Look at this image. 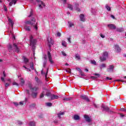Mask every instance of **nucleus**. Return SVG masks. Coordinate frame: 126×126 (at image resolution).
I'll return each mask as SVG.
<instances>
[{
	"instance_id": "nucleus-47",
	"label": "nucleus",
	"mask_w": 126,
	"mask_h": 126,
	"mask_svg": "<svg viewBox=\"0 0 126 126\" xmlns=\"http://www.w3.org/2000/svg\"><path fill=\"white\" fill-rule=\"evenodd\" d=\"M62 55H63V56H64V57H66V54L65 53H64V52L62 51Z\"/></svg>"
},
{
	"instance_id": "nucleus-46",
	"label": "nucleus",
	"mask_w": 126,
	"mask_h": 126,
	"mask_svg": "<svg viewBox=\"0 0 126 126\" xmlns=\"http://www.w3.org/2000/svg\"><path fill=\"white\" fill-rule=\"evenodd\" d=\"M120 111H121V112H126V108H121L120 109Z\"/></svg>"
},
{
	"instance_id": "nucleus-38",
	"label": "nucleus",
	"mask_w": 126,
	"mask_h": 126,
	"mask_svg": "<svg viewBox=\"0 0 126 126\" xmlns=\"http://www.w3.org/2000/svg\"><path fill=\"white\" fill-rule=\"evenodd\" d=\"M46 96L51 97L52 94H51V93L46 92Z\"/></svg>"
},
{
	"instance_id": "nucleus-45",
	"label": "nucleus",
	"mask_w": 126,
	"mask_h": 126,
	"mask_svg": "<svg viewBox=\"0 0 126 126\" xmlns=\"http://www.w3.org/2000/svg\"><path fill=\"white\" fill-rule=\"evenodd\" d=\"M66 71L67 72H69V73H70V72H71V70H70V69L68 68V69L66 70Z\"/></svg>"
},
{
	"instance_id": "nucleus-53",
	"label": "nucleus",
	"mask_w": 126,
	"mask_h": 126,
	"mask_svg": "<svg viewBox=\"0 0 126 126\" xmlns=\"http://www.w3.org/2000/svg\"><path fill=\"white\" fill-rule=\"evenodd\" d=\"M32 15H33V12H32V11H31V12L30 13V15L29 16V17H31V16H32Z\"/></svg>"
},
{
	"instance_id": "nucleus-21",
	"label": "nucleus",
	"mask_w": 126,
	"mask_h": 126,
	"mask_svg": "<svg viewBox=\"0 0 126 126\" xmlns=\"http://www.w3.org/2000/svg\"><path fill=\"white\" fill-rule=\"evenodd\" d=\"M116 31H117V32H124V31H125V29L123 28H117Z\"/></svg>"
},
{
	"instance_id": "nucleus-43",
	"label": "nucleus",
	"mask_w": 126,
	"mask_h": 126,
	"mask_svg": "<svg viewBox=\"0 0 126 126\" xmlns=\"http://www.w3.org/2000/svg\"><path fill=\"white\" fill-rule=\"evenodd\" d=\"M23 67L26 68V69H27V71H31V69L26 67L25 66H23Z\"/></svg>"
},
{
	"instance_id": "nucleus-32",
	"label": "nucleus",
	"mask_w": 126,
	"mask_h": 126,
	"mask_svg": "<svg viewBox=\"0 0 126 126\" xmlns=\"http://www.w3.org/2000/svg\"><path fill=\"white\" fill-rule=\"evenodd\" d=\"M72 99L71 97H66L63 99L64 101H69Z\"/></svg>"
},
{
	"instance_id": "nucleus-16",
	"label": "nucleus",
	"mask_w": 126,
	"mask_h": 126,
	"mask_svg": "<svg viewBox=\"0 0 126 126\" xmlns=\"http://www.w3.org/2000/svg\"><path fill=\"white\" fill-rule=\"evenodd\" d=\"M51 100H55L56 99H59V96L57 95L52 94L51 97Z\"/></svg>"
},
{
	"instance_id": "nucleus-10",
	"label": "nucleus",
	"mask_w": 126,
	"mask_h": 126,
	"mask_svg": "<svg viewBox=\"0 0 126 126\" xmlns=\"http://www.w3.org/2000/svg\"><path fill=\"white\" fill-rule=\"evenodd\" d=\"M115 51H116V53H121V51H122V49L120 47V46L118 45H115Z\"/></svg>"
},
{
	"instance_id": "nucleus-15",
	"label": "nucleus",
	"mask_w": 126,
	"mask_h": 126,
	"mask_svg": "<svg viewBox=\"0 0 126 126\" xmlns=\"http://www.w3.org/2000/svg\"><path fill=\"white\" fill-rule=\"evenodd\" d=\"M80 19L81 21H83L84 22L85 21V17H84V15L83 14H81L80 15Z\"/></svg>"
},
{
	"instance_id": "nucleus-22",
	"label": "nucleus",
	"mask_w": 126,
	"mask_h": 126,
	"mask_svg": "<svg viewBox=\"0 0 126 126\" xmlns=\"http://www.w3.org/2000/svg\"><path fill=\"white\" fill-rule=\"evenodd\" d=\"M63 115H64V112H60L59 113H58V117L59 118V119H61V116H63Z\"/></svg>"
},
{
	"instance_id": "nucleus-62",
	"label": "nucleus",
	"mask_w": 126,
	"mask_h": 126,
	"mask_svg": "<svg viewBox=\"0 0 126 126\" xmlns=\"http://www.w3.org/2000/svg\"><path fill=\"white\" fill-rule=\"evenodd\" d=\"M111 17H112V18H113V19H115V16L113 15H111Z\"/></svg>"
},
{
	"instance_id": "nucleus-23",
	"label": "nucleus",
	"mask_w": 126,
	"mask_h": 126,
	"mask_svg": "<svg viewBox=\"0 0 126 126\" xmlns=\"http://www.w3.org/2000/svg\"><path fill=\"white\" fill-rule=\"evenodd\" d=\"M75 59H76V60H79L81 59V58L80 57V55H79V54H76L75 55Z\"/></svg>"
},
{
	"instance_id": "nucleus-5",
	"label": "nucleus",
	"mask_w": 126,
	"mask_h": 126,
	"mask_svg": "<svg viewBox=\"0 0 126 126\" xmlns=\"http://www.w3.org/2000/svg\"><path fill=\"white\" fill-rule=\"evenodd\" d=\"M101 108L103 109V111H106L109 113H113V111H111L108 106H105L104 104H102Z\"/></svg>"
},
{
	"instance_id": "nucleus-25",
	"label": "nucleus",
	"mask_w": 126,
	"mask_h": 126,
	"mask_svg": "<svg viewBox=\"0 0 126 126\" xmlns=\"http://www.w3.org/2000/svg\"><path fill=\"white\" fill-rule=\"evenodd\" d=\"M75 6L76 10H77V11L80 12L81 10H80V8H78V6H79L78 4L75 3Z\"/></svg>"
},
{
	"instance_id": "nucleus-24",
	"label": "nucleus",
	"mask_w": 126,
	"mask_h": 126,
	"mask_svg": "<svg viewBox=\"0 0 126 126\" xmlns=\"http://www.w3.org/2000/svg\"><path fill=\"white\" fill-rule=\"evenodd\" d=\"M8 20L9 25H11V27H13V22H12V20L9 18L8 19Z\"/></svg>"
},
{
	"instance_id": "nucleus-35",
	"label": "nucleus",
	"mask_w": 126,
	"mask_h": 126,
	"mask_svg": "<svg viewBox=\"0 0 126 126\" xmlns=\"http://www.w3.org/2000/svg\"><path fill=\"white\" fill-rule=\"evenodd\" d=\"M62 45L64 46V47H66V42L65 41L63 40L62 41Z\"/></svg>"
},
{
	"instance_id": "nucleus-18",
	"label": "nucleus",
	"mask_w": 126,
	"mask_h": 126,
	"mask_svg": "<svg viewBox=\"0 0 126 126\" xmlns=\"http://www.w3.org/2000/svg\"><path fill=\"white\" fill-rule=\"evenodd\" d=\"M24 28L26 31H31V27L28 26L27 25H26L24 26Z\"/></svg>"
},
{
	"instance_id": "nucleus-13",
	"label": "nucleus",
	"mask_w": 126,
	"mask_h": 126,
	"mask_svg": "<svg viewBox=\"0 0 126 126\" xmlns=\"http://www.w3.org/2000/svg\"><path fill=\"white\" fill-rule=\"evenodd\" d=\"M48 42L49 47H51V45H54V40H53L51 38L48 39Z\"/></svg>"
},
{
	"instance_id": "nucleus-4",
	"label": "nucleus",
	"mask_w": 126,
	"mask_h": 126,
	"mask_svg": "<svg viewBox=\"0 0 126 126\" xmlns=\"http://www.w3.org/2000/svg\"><path fill=\"white\" fill-rule=\"evenodd\" d=\"M36 22V20L35 19V18H32L31 19V21H26L25 22L26 24H31V25H33V24H34V23H35Z\"/></svg>"
},
{
	"instance_id": "nucleus-9",
	"label": "nucleus",
	"mask_w": 126,
	"mask_h": 126,
	"mask_svg": "<svg viewBox=\"0 0 126 126\" xmlns=\"http://www.w3.org/2000/svg\"><path fill=\"white\" fill-rule=\"evenodd\" d=\"M36 1L38 3V6L40 8H42L43 6H45V3L43 2L42 1H40V0H36ZM43 5V6H42Z\"/></svg>"
},
{
	"instance_id": "nucleus-30",
	"label": "nucleus",
	"mask_w": 126,
	"mask_h": 126,
	"mask_svg": "<svg viewBox=\"0 0 126 126\" xmlns=\"http://www.w3.org/2000/svg\"><path fill=\"white\" fill-rule=\"evenodd\" d=\"M91 63L94 64V65H96V61L95 60H91Z\"/></svg>"
},
{
	"instance_id": "nucleus-36",
	"label": "nucleus",
	"mask_w": 126,
	"mask_h": 126,
	"mask_svg": "<svg viewBox=\"0 0 126 126\" xmlns=\"http://www.w3.org/2000/svg\"><path fill=\"white\" fill-rule=\"evenodd\" d=\"M46 106H47L48 107H52V103H51V102H48V103H46Z\"/></svg>"
},
{
	"instance_id": "nucleus-33",
	"label": "nucleus",
	"mask_w": 126,
	"mask_h": 126,
	"mask_svg": "<svg viewBox=\"0 0 126 126\" xmlns=\"http://www.w3.org/2000/svg\"><path fill=\"white\" fill-rule=\"evenodd\" d=\"M8 49L10 51H11V50H12V46H11V44H9L8 46Z\"/></svg>"
},
{
	"instance_id": "nucleus-49",
	"label": "nucleus",
	"mask_w": 126,
	"mask_h": 126,
	"mask_svg": "<svg viewBox=\"0 0 126 126\" xmlns=\"http://www.w3.org/2000/svg\"><path fill=\"white\" fill-rule=\"evenodd\" d=\"M100 36L101 38H105V35L102 34V33L100 34Z\"/></svg>"
},
{
	"instance_id": "nucleus-6",
	"label": "nucleus",
	"mask_w": 126,
	"mask_h": 126,
	"mask_svg": "<svg viewBox=\"0 0 126 126\" xmlns=\"http://www.w3.org/2000/svg\"><path fill=\"white\" fill-rule=\"evenodd\" d=\"M48 61L50 62V63H54V61H53V57H52V55H51V53L50 52H48Z\"/></svg>"
},
{
	"instance_id": "nucleus-50",
	"label": "nucleus",
	"mask_w": 126,
	"mask_h": 126,
	"mask_svg": "<svg viewBox=\"0 0 126 126\" xmlns=\"http://www.w3.org/2000/svg\"><path fill=\"white\" fill-rule=\"evenodd\" d=\"M94 75H95V76H97V77H100V75L99 74L95 73L94 74Z\"/></svg>"
},
{
	"instance_id": "nucleus-61",
	"label": "nucleus",
	"mask_w": 126,
	"mask_h": 126,
	"mask_svg": "<svg viewBox=\"0 0 126 126\" xmlns=\"http://www.w3.org/2000/svg\"><path fill=\"white\" fill-rule=\"evenodd\" d=\"M63 4H65L66 3V0H63Z\"/></svg>"
},
{
	"instance_id": "nucleus-42",
	"label": "nucleus",
	"mask_w": 126,
	"mask_h": 126,
	"mask_svg": "<svg viewBox=\"0 0 126 126\" xmlns=\"http://www.w3.org/2000/svg\"><path fill=\"white\" fill-rule=\"evenodd\" d=\"M35 81L37 83H40V80H39V78L38 77H35Z\"/></svg>"
},
{
	"instance_id": "nucleus-64",
	"label": "nucleus",
	"mask_w": 126,
	"mask_h": 126,
	"mask_svg": "<svg viewBox=\"0 0 126 126\" xmlns=\"http://www.w3.org/2000/svg\"><path fill=\"white\" fill-rule=\"evenodd\" d=\"M77 70H78V71H81V69H80L79 68H76Z\"/></svg>"
},
{
	"instance_id": "nucleus-56",
	"label": "nucleus",
	"mask_w": 126,
	"mask_h": 126,
	"mask_svg": "<svg viewBox=\"0 0 126 126\" xmlns=\"http://www.w3.org/2000/svg\"><path fill=\"white\" fill-rule=\"evenodd\" d=\"M46 63H47V62L44 61V62L43 63V66H44V67H46Z\"/></svg>"
},
{
	"instance_id": "nucleus-52",
	"label": "nucleus",
	"mask_w": 126,
	"mask_h": 126,
	"mask_svg": "<svg viewBox=\"0 0 126 126\" xmlns=\"http://www.w3.org/2000/svg\"><path fill=\"white\" fill-rule=\"evenodd\" d=\"M1 80L3 82H5V81L4 80V78H3V77H1Z\"/></svg>"
},
{
	"instance_id": "nucleus-63",
	"label": "nucleus",
	"mask_w": 126,
	"mask_h": 126,
	"mask_svg": "<svg viewBox=\"0 0 126 126\" xmlns=\"http://www.w3.org/2000/svg\"><path fill=\"white\" fill-rule=\"evenodd\" d=\"M54 123H55V124H58V120H55L54 121Z\"/></svg>"
},
{
	"instance_id": "nucleus-55",
	"label": "nucleus",
	"mask_w": 126,
	"mask_h": 126,
	"mask_svg": "<svg viewBox=\"0 0 126 126\" xmlns=\"http://www.w3.org/2000/svg\"><path fill=\"white\" fill-rule=\"evenodd\" d=\"M57 34V36H58L59 37H61V32H58Z\"/></svg>"
},
{
	"instance_id": "nucleus-59",
	"label": "nucleus",
	"mask_w": 126,
	"mask_h": 126,
	"mask_svg": "<svg viewBox=\"0 0 126 126\" xmlns=\"http://www.w3.org/2000/svg\"><path fill=\"white\" fill-rule=\"evenodd\" d=\"M24 103V101H20L19 104L20 105H21V106H22V105H23V103Z\"/></svg>"
},
{
	"instance_id": "nucleus-20",
	"label": "nucleus",
	"mask_w": 126,
	"mask_h": 126,
	"mask_svg": "<svg viewBox=\"0 0 126 126\" xmlns=\"http://www.w3.org/2000/svg\"><path fill=\"white\" fill-rule=\"evenodd\" d=\"M73 119L75 121H78V120H80V117L77 115H74Z\"/></svg>"
},
{
	"instance_id": "nucleus-37",
	"label": "nucleus",
	"mask_w": 126,
	"mask_h": 126,
	"mask_svg": "<svg viewBox=\"0 0 126 126\" xmlns=\"http://www.w3.org/2000/svg\"><path fill=\"white\" fill-rule=\"evenodd\" d=\"M12 85H16V86H19V84L17 83L16 82H13Z\"/></svg>"
},
{
	"instance_id": "nucleus-48",
	"label": "nucleus",
	"mask_w": 126,
	"mask_h": 126,
	"mask_svg": "<svg viewBox=\"0 0 126 126\" xmlns=\"http://www.w3.org/2000/svg\"><path fill=\"white\" fill-rule=\"evenodd\" d=\"M18 125H22V122L18 121H17Z\"/></svg>"
},
{
	"instance_id": "nucleus-29",
	"label": "nucleus",
	"mask_w": 126,
	"mask_h": 126,
	"mask_svg": "<svg viewBox=\"0 0 126 126\" xmlns=\"http://www.w3.org/2000/svg\"><path fill=\"white\" fill-rule=\"evenodd\" d=\"M29 125L30 126H35V123L34 122H30Z\"/></svg>"
},
{
	"instance_id": "nucleus-58",
	"label": "nucleus",
	"mask_w": 126,
	"mask_h": 126,
	"mask_svg": "<svg viewBox=\"0 0 126 126\" xmlns=\"http://www.w3.org/2000/svg\"><path fill=\"white\" fill-rule=\"evenodd\" d=\"M107 80H112V78H110L109 77H106Z\"/></svg>"
},
{
	"instance_id": "nucleus-17",
	"label": "nucleus",
	"mask_w": 126,
	"mask_h": 126,
	"mask_svg": "<svg viewBox=\"0 0 126 126\" xmlns=\"http://www.w3.org/2000/svg\"><path fill=\"white\" fill-rule=\"evenodd\" d=\"M20 85L21 86H23V85H24V84H25V81L24 80V79H23V78H21L20 79Z\"/></svg>"
},
{
	"instance_id": "nucleus-51",
	"label": "nucleus",
	"mask_w": 126,
	"mask_h": 126,
	"mask_svg": "<svg viewBox=\"0 0 126 126\" xmlns=\"http://www.w3.org/2000/svg\"><path fill=\"white\" fill-rule=\"evenodd\" d=\"M91 78H92V79H96L97 77H96V76H91Z\"/></svg>"
},
{
	"instance_id": "nucleus-14",
	"label": "nucleus",
	"mask_w": 126,
	"mask_h": 126,
	"mask_svg": "<svg viewBox=\"0 0 126 126\" xmlns=\"http://www.w3.org/2000/svg\"><path fill=\"white\" fill-rule=\"evenodd\" d=\"M84 118H85L86 121L88 122V123H90V122H91V119H90V117H89V116L87 115H85L84 116Z\"/></svg>"
},
{
	"instance_id": "nucleus-12",
	"label": "nucleus",
	"mask_w": 126,
	"mask_h": 126,
	"mask_svg": "<svg viewBox=\"0 0 126 126\" xmlns=\"http://www.w3.org/2000/svg\"><path fill=\"white\" fill-rule=\"evenodd\" d=\"M108 27L109 28V29H111L112 30H115L117 28L116 26L113 24H109L107 25Z\"/></svg>"
},
{
	"instance_id": "nucleus-57",
	"label": "nucleus",
	"mask_w": 126,
	"mask_h": 126,
	"mask_svg": "<svg viewBox=\"0 0 126 126\" xmlns=\"http://www.w3.org/2000/svg\"><path fill=\"white\" fill-rule=\"evenodd\" d=\"M120 117L121 118H124V117H125V115H124V114H123L122 113H120Z\"/></svg>"
},
{
	"instance_id": "nucleus-27",
	"label": "nucleus",
	"mask_w": 126,
	"mask_h": 126,
	"mask_svg": "<svg viewBox=\"0 0 126 126\" xmlns=\"http://www.w3.org/2000/svg\"><path fill=\"white\" fill-rule=\"evenodd\" d=\"M30 66L32 69H34V64H33V62H32L30 63Z\"/></svg>"
},
{
	"instance_id": "nucleus-44",
	"label": "nucleus",
	"mask_w": 126,
	"mask_h": 126,
	"mask_svg": "<svg viewBox=\"0 0 126 126\" xmlns=\"http://www.w3.org/2000/svg\"><path fill=\"white\" fill-rule=\"evenodd\" d=\"M44 91L41 93V94H40V98H43L44 97Z\"/></svg>"
},
{
	"instance_id": "nucleus-41",
	"label": "nucleus",
	"mask_w": 126,
	"mask_h": 126,
	"mask_svg": "<svg viewBox=\"0 0 126 126\" xmlns=\"http://www.w3.org/2000/svg\"><path fill=\"white\" fill-rule=\"evenodd\" d=\"M43 59L44 60V62H48V60H47V55H44Z\"/></svg>"
},
{
	"instance_id": "nucleus-54",
	"label": "nucleus",
	"mask_w": 126,
	"mask_h": 126,
	"mask_svg": "<svg viewBox=\"0 0 126 126\" xmlns=\"http://www.w3.org/2000/svg\"><path fill=\"white\" fill-rule=\"evenodd\" d=\"M9 84H8V83H6L5 84V87H8V86H9Z\"/></svg>"
},
{
	"instance_id": "nucleus-31",
	"label": "nucleus",
	"mask_w": 126,
	"mask_h": 126,
	"mask_svg": "<svg viewBox=\"0 0 126 126\" xmlns=\"http://www.w3.org/2000/svg\"><path fill=\"white\" fill-rule=\"evenodd\" d=\"M105 7L107 9V10H108V11H111V7L108 5H106Z\"/></svg>"
},
{
	"instance_id": "nucleus-26",
	"label": "nucleus",
	"mask_w": 126,
	"mask_h": 126,
	"mask_svg": "<svg viewBox=\"0 0 126 126\" xmlns=\"http://www.w3.org/2000/svg\"><path fill=\"white\" fill-rule=\"evenodd\" d=\"M23 59L25 63H28V62H29V60H28V59H27L26 57H23Z\"/></svg>"
},
{
	"instance_id": "nucleus-3",
	"label": "nucleus",
	"mask_w": 126,
	"mask_h": 126,
	"mask_svg": "<svg viewBox=\"0 0 126 126\" xmlns=\"http://www.w3.org/2000/svg\"><path fill=\"white\" fill-rule=\"evenodd\" d=\"M109 56V54H108V52H104L102 53V57H100L99 58L101 62H104V61H106L107 60V57Z\"/></svg>"
},
{
	"instance_id": "nucleus-7",
	"label": "nucleus",
	"mask_w": 126,
	"mask_h": 126,
	"mask_svg": "<svg viewBox=\"0 0 126 126\" xmlns=\"http://www.w3.org/2000/svg\"><path fill=\"white\" fill-rule=\"evenodd\" d=\"M13 48L14 49L16 53H19L20 49L19 48H18V45L17 44L13 43Z\"/></svg>"
},
{
	"instance_id": "nucleus-34",
	"label": "nucleus",
	"mask_w": 126,
	"mask_h": 126,
	"mask_svg": "<svg viewBox=\"0 0 126 126\" xmlns=\"http://www.w3.org/2000/svg\"><path fill=\"white\" fill-rule=\"evenodd\" d=\"M68 24H69V27H72V26H74V24H73V23H72L70 22H68Z\"/></svg>"
},
{
	"instance_id": "nucleus-11",
	"label": "nucleus",
	"mask_w": 126,
	"mask_h": 126,
	"mask_svg": "<svg viewBox=\"0 0 126 126\" xmlns=\"http://www.w3.org/2000/svg\"><path fill=\"white\" fill-rule=\"evenodd\" d=\"M81 99H83V100H85L87 102H89L90 101L89 98H88V97L85 95H81Z\"/></svg>"
},
{
	"instance_id": "nucleus-28",
	"label": "nucleus",
	"mask_w": 126,
	"mask_h": 126,
	"mask_svg": "<svg viewBox=\"0 0 126 126\" xmlns=\"http://www.w3.org/2000/svg\"><path fill=\"white\" fill-rule=\"evenodd\" d=\"M68 8L70 9V10H73V6L70 4H68Z\"/></svg>"
},
{
	"instance_id": "nucleus-19",
	"label": "nucleus",
	"mask_w": 126,
	"mask_h": 126,
	"mask_svg": "<svg viewBox=\"0 0 126 126\" xmlns=\"http://www.w3.org/2000/svg\"><path fill=\"white\" fill-rule=\"evenodd\" d=\"M17 0H12L11 2H9V5L10 6H11L12 5V4H15V3H16V2H17Z\"/></svg>"
},
{
	"instance_id": "nucleus-8",
	"label": "nucleus",
	"mask_w": 126,
	"mask_h": 126,
	"mask_svg": "<svg viewBox=\"0 0 126 126\" xmlns=\"http://www.w3.org/2000/svg\"><path fill=\"white\" fill-rule=\"evenodd\" d=\"M114 65H110L109 66L108 68H107V70L108 72H113L114 71Z\"/></svg>"
},
{
	"instance_id": "nucleus-60",
	"label": "nucleus",
	"mask_w": 126,
	"mask_h": 126,
	"mask_svg": "<svg viewBox=\"0 0 126 126\" xmlns=\"http://www.w3.org/2000/svg\"><path fill=\"white\" fill-rule=\"evenodd\" d=\"M13 104L15 106H18V103L17 102H13Z\"/></svg>"
},
{
	"instance_id": "nucleus-39",
	"label": "nucleus",
	"mask_w": 126,
	"mask_h": 126,
	"mask_svg": "<svg viewBox=\"0 0 126 126\" xmlns=\"http://www.w3.org/2000/svg\"><path fill=\"white\" fill-rule=\"evenodd\" d=\"M34 107H36V104H35V103H32V104L30 105V107H31V108H34Z\"/></svg>"
},
{
	"instance_id": "nucleus-2",
	"label": "nucleus",
	"mask_w": 126,
	"mask_h": 126,
	"mask_svg": "<svg viewBox=\"0 0 126 126\" xmlns=\"http://www.w3.org/2000/svg\"><path fill=\"white\" fill-rule=\"evenodd\" d=\"M30 45L32 47H34L37 43V40L36 39H33V35H31L30 36Z\"/></svg>"
},
{
	"instance_id": "nucleus-1",
	"label": "nucleus",
	"mask_w": 126,
	"mask_h": 126,
	"mask_svg": "<svg viewBox=\"0 0 126 126\" xmlns=\"http://www.w3.org/2000/svg\"><path fill=\"white\" fill-rule=\"evenodd\" d=\"M29 87L30 89H31V91L32 92V96L33 98H36L38 94V93L37 92L38 90V87H34L33 88H32V85L31 84H29Z\"/></svg>"
},
{
	"instance_id": "nucleus-40",
	"label": "nucleus",
	"mask_w": 126,
	"mask_h": 126,
	"mask_svg": "<svg viewBox=\"0 0 126 126\" xmlns=\"http://www.w3.org/2000/svg\"><path fill=\"white\" fill-rule=\"evenodd\" d=\"M102 67H106V64L102 63L100 65V68Z\"/></svg>"
}]
</instances>
